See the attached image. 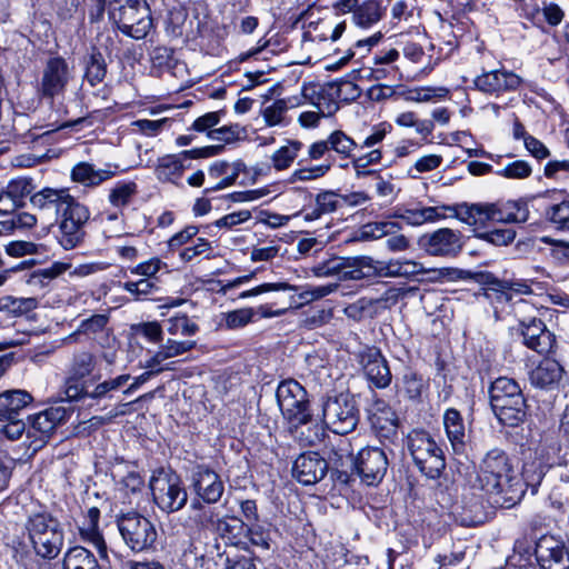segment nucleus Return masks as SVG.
Here are the masks:
<instances>
[{
    "label": "nucleus",
    "mask_w": 569,
    "mask_h": 569,
    "mask_svg": "<svg viewBox=\"0 0 569 569\" xmlns=\"http://www.w3.org/2000/svg\"><path fill=\"white\" fill-rule=\"evenodd\" d=\"M477 482L491 502L501 508H511L521 501L525 489L506 451L489 450L478 467Z\"/></svg>",
    "instance_id": "obj_1"
},
{
    "label": "nucleus",
    "mask_w": 569,
    "mask_h": 569,
    "mask_svg": "<svg viewBox=\"0 0 569 569\" xmlns=\"http://www.w3.org/2000/svg\"><path fill=\"white\" fill-rule=\"evenodd\" d=\"M490 407L498 421L507 427H518L527 418V401L515 379L499 377L489 387Z\"/></svg>",
    "instance_id": "obj_2"
},
{
    "label": "nucleus",
    "mask_w": 569,
    "mask_h": 569,
    "mask_svg": "<svg viewBox=\"0 0 569 569\" xmlns=\"http://www.w3.org/2000/svg\"><path fill=\"white\" fill-rule=\"evenodd\" d=\"M29 540L37 556L43 559H54L60 553L64 532L60 521L48 512L29 516L26 522Z\"/></svg>",
    "instance_id": "obj_3"
},
{
    "label": "nucleus",
    "mask_w": 569,
    "mask_h": 569,
    "mask_svg": "<svg viewBox=\"0 0 569 569\" xmlns=\"http://www.w3.org/2000/svg\"><path fill=\"white\" fill-rule=\"evenodd\" d=\"M109 18L126 36L140 40L152 28L151 11L146 0H111Z\"/></svg>",
    "instance_id": "obj_4"
},
{
    "label": "nucleus",
    "mask_w": 569,
    "mask_h": 569,
    "mask_svg": "<svg viewBox=\"0 0 569 569\" xmlns=\"http://www.w3.org/2000/svg\"><path fill=\"white\" fill-rule=\"evenodd\" d=\"M408 451L419 469L429 479H438L446 468L442 449L425 430H412L407 436Z\"/></svg>",
    "instance_id": "obj_5"
},
{
    "label": "nucleus",
    "mask_w": 569,
    "mask_h": 569,
    "mask_svg": "<svg viewBox=\"0 0 569 569\" xmlns=\"http://www.w3.org/2000/svg\"><path fill=\"white\" fill-rule=\"evenodd\" d=\"M510 307L519 321L525 346L538 353L549 352L552 348L553 335L541 319L531 315L536 311L533 306L525 299H518L511 302Z\"/></svg>",
    "instance_id": "obj_6"
},
{
    "label": "nucleus",
    "mask_w": 569,
    "mask_h": 569,
    "mask_svg": "<svg viewBox=\"0 0 569 569\" xmlns=\"http://www.w3.org/2000/svg\"><path fill=\"white\" fill-rule=\"evenodd\" d=\"M150 489L154 503L167 513L181 510L188 501L180 476L171 470H157L150 479Z\"/></svg>",
    "instance_id": "obj_7"
},
{
    "label": "nucleus",
    "mask_w": 569,
    "mask_h": 569,
    "mask_svg": "<svg viewBox=\"0 0 569 569\" xmlns=\"http://www.w3.org/2000/svg\"><path fill=\"white\" fill-rule=\"evenodd\" d=\"M322 418L326 426L337 435L353 431L359 422L356 400L349 393L328 397L322 402Z\"/></svg>",
    "instance_id": "obj_8"
},
{
    "label": "nucleus",
    "mask_w": 569,
    "mask_h": 569,
    "mask_svg": "<svg viewBox=\"0 0 569 569\" xmlns=\"http://www.w3.org/2000/svg\"><path fill=\"white\" fill-rule=\"evenodd\" d=\"M277 401L283 417L296 428L311 419L306 389L296 380L287 379L277 388Z\"/></svg>",
    "instance_id": "obj_9"
},
{
    "label": "nucleus",
    "mask_w": 569,
    "mask_h": 569,
    "mask_svg": "<svg viewBox=\"0 0 569 569\" xmlns=\"http://www.w3.org/2000/svg\"><path fill=\"white\" fill-rule=\"evenodd\" d=\"M117 526L124 543L134 552L152 548L157 540V530L144 516L130 511L117 519Z\"/></svg>",
    "instance_id": "obj_10"
},
{
    "label": "nucleus",
    "mask_w": 569,
    "mask_h": 569,
    "mask_svg": "<svg viewBox=\"0 0 569 569\" xmlns=\"http://www.w3.org/2000/svg\"><path fill=\"white\" fill-rule=\"evenodd\" d=\"M371 258L360 257H331L311 268L318 278L338 277L340 280H361L370 278Z\"/></svg>",
    "instance_id": "obj_11"
},
{
    "label": "nucleus",
    "mask_w": 569,
    "mask_h": 569,
    "mask_svg": "<svg viewBox=\"0 0 569 569\" xmlns=\"http://www.w3.org/2000/svg\"><path fill=\"white\" fill-rule=\"evenodd\" d=\"M388 452H392L388 447H366L356 456L353 469L368 486L380 482L385 477L389 465Z\"/></svg>",
    "instance_id": "obj_12"
},
{
    "label": "nucleus",
    "mask_w": 569,
    "mask_h": 569,
    "mask_svg": "<svg viewBox=\"0 0 569 569\" xmlns=\"http://www.w3.org/2000/svg\"><path fill=\"white\" fill-rule=\"evenodd\" d=\"M372 431L380 442L388 447L399 439L398 417L383 400H376L368 410Z\"/></svg>",
    "instance_id": "obj_13"
},
{
    "label": "nucleus",
    "mask_w": 569,
    "mask_h": 569,
    "mask_svg": "<svg viewBox=\"0 0 569 569\" xmlns=\"http://www.w3.org/2000/svg\"><path fill=\"white\" fill-rule=\"evenodd\" d=\"M190 486L194 496L207 505L217 503L224 492L220 475L206 465H198L192 469Z\"/></svg>",
    "instance_id": "obj_14"
},
{
    "label": "nucleus",
    "mask_w": 569,
    "mask_h": 569,
    "mask_svg": "<svg viewBox=\"0 0 569 569\" xmlns=\"http://www.w3.org/2000/svg\"><path fill=\"white\" fill-rule=\"evenodd\" d=\"M419 246L432 257H456L462 250V237L459 231L440 228L419 239Z\"/></svg>",
    "instance_id": "obj_15"
},
{
    "label": "nucleus",
    "mask_w": 569,
    "mask_h": 569,
    "mask_svg": "<svg viewBox=\"0 0 569 569\" xmlns=\"http://www.w3.org/2000/svg\"><path fill=\"white\" fill-rule=\"evenodd\" d=\"M360 94L361 89L352 80L341 79L329 82L319 92L316 107L323 114H333L339 109L338 101H355Z\"/></svg>",
    "instance_id": "obj_16"
},
{
    "label": "nucleus",
    "mask_w": 569,
    "mask_h": 569,
    "mask_svg": "<svg viewBox=\"0 0 569 569\" xmlns=\"http://www.w3.org/2000/svg\"><path fill=\"white\" fill-rule=\"evenodd\" d=\"M90 213L86 206L78 204L62 214L59 224L58 241L66 249L78 247L84 237L83 227L89 220Z\"/></svg>",
    "instance_id": "obj_17"
},
{
    "label": "nucleus",
    "mask_w": 569,
    "mask_h": 569,
    "mask_svg": "<svg viewBox=\"0 0 569 569\" xmlns=\"http://www.w3.org/2000/svg\"><path fill=\"white\" fill-rule=\"evenodd\" d=\"M33 208L54 219L80 204L67 189L43 188L30 198Z\"/></svg>",
    "instance_id": "obj_18"
},
{
    "label": "nucleus",
    "mask_w": 569,
    "mask_h": 569,
    "mask_svg": "<svg viewBox=\"0 0 569 569\" xmlns=\"http://www.w3.org/2000/svg\"><path fill=\"white\" fill-rule=\"evenodd\" d=\"M70 77L67 61L61 57H51L43 67L39 91L43 97L53 99L63 93Z\"/></svg>",
    "instance_id": "obj_19"
},
{
    "label": "nucleus",
    "mask_w": 569,
    "mask_h": 569,
    "mask_svg": "<svg viewBox=\"0 0 569 569\" xmlns=\"http://www.w3.org/2000/svg\"><path fill=\"white\" fill-rule=\"evenodd\" d=\"M68 418L69 411L62 406L47 408L29 417L28 436L36 437L41 447Z\"/></svg>",
    "instance_id": "obj_20"
},
{
    "label": "nucleus",
    "mask_w": 569,
    "mask_h": 569,
    "mask_svg": "<svg viewBox=\"0 0 569 569\" xmlns=\"http://www.w3.org/2000/svg\"><path fill=\"white\" fill-rule=\"evenodd\" d=\"M535 556L542 569H569V550L553 536H542L537 541Z\"/></svg>",
    "instance_id": "obj_21"
},
{
    "label": "nucleus",
    "mask_w": 569,
    "mask_h": 569,
    "mask_svg": "<svg viewBox=\"0 0 569 569\" xmlns=\"http://www.w3.org/2000/svg\"><path fill=\"white\" fill-rule=\"evenodd\" d=\"M329 462L318 452L301 453L293 462L292 475L303 486H310L325 478Z\"/></svg>",
    "instance_id": "obj_22"
},
{
    "label": "nucleus",
    "mask_w": 569,
    "mask_h": 569,
    "mask_svg": "<svg viewBox=\"0 0 569 569\" xmlns=\"http://www.w3.org/2000/svg\"><path fill=\"white\" fill-rule=\"evenodd\" d=\"M521 83L522 79L508 70L483 72L473 80V84L479 91L496 96L507 91H515Z\"/></svg>",
    "instance_id": "obj_23"
},
{
    "label": "nucleus",
    "mask_w": 569,
    "mask_h": 569,
    "mask_svg": "<svg viewBox=\"0 0 569 569\" xmlns=\"http://www.w3.org/2000/svg\"><path fill=\"white\" fill-rule=\"evenodd\" d=\"M371 271L370 278L372 277H405L416 278L423 276L429 272L440 273L437 269H426L420 262L411 260H391L389 262L376 261L371 258Z\"/></svg>",
    "instance_id": "obj_24"
},
{
    "label": "nucleus",
    "mask_w": 569,
    "mask_h": 569,
    "mask_svg": "<svg viewBox=\"0 0 569 569\" xmlns=\"http://www.w3.org/2000/svg\"><path fill=\"white\" fill-rule=\"evenodd\" d=\"M130 379L131 377L128 373L120 375L116 378L99 382L92 388V390H89L84 385L78 386L69 383L66 389V395L69 399L76 401L84 398L94 400L111 398V393L124 387Z\"/></svg>",
    "instance_id": "obj_25"
},
{
    "label": "nucleus",
    "mask_w": 569,
    "mask_h": 569,
    "mask_svg": "<svg viewBox=\"0 0 569 569\" xmlns=\"http://www.w3.org/2000/svg\"><path fill=\"white\" fill-rule=\"evenodd\" d=\"M363 371L367 379L379 389L387 388L392 379L388 362L378 349L363 357Z\"/></svg>",
    "instance_id": "obj_26"
},
{
    "label": "nucleus",
    "mask_w": 569,
    "mask_h": 569,
    "mask_svg": "<svg viewBox=\"0 0 569 569\" xmlns=\"http://www.w3.org/2000/svg\"><path fill=\"white\" fill-rule=\"evenodd\" d=\"M563 372L565 370L558 361L546 358L529 371L528 377L533 387L551 389L560 382Z\"/></svg>",
    "instance_id": "obj_27"
},
{
    "label": "nucleus",
    "mask_w": 569,
    "mask_h": 569,
    "mask_svg": "<svg viewBox=\"0 0 569 569\" xmlns=\"http://www.w3.org/2000/svg\"><path fill=\"white\" fill-rule=\"evenodd\" d=\"M488 227L492 223H523L529 219L526 204L508 202L501 207L487 203Z\"/></svg>",
    "instance_id": "obj_28"
},
{
    "label": "nucleus",
    "mask_w": 569,
    "mask_h": 569,
    "mask_svg": "<svg viewBox=\"0 0 569 569\" xmlns=\"http://www.w3.org/2000/svg\"><path fill=\"white\" fill-rule=\"evenodd\" d=\"M196 347V341L184 340L177 341L174 339H168L159 350L144 361L142 365L146 369H154L156 372H161L164 368L162 362L167 359L181 356Z\"/></svg>",
    "instance_id": "obj_29"
},
{
    "label": "nucleus",
    "mask_w": 569,
    "mask_h": 569,
    "mask_svg": "<svg viewBox=\"0 0 569 569\" xmlns=\"http://www.w3.org/2000/svg\"><path fill=\"white\" fill-rule=\"evenodd\" d=\"M447 216L456 217L463 223L475 227L479 232L481 229L488 228L487 204H458L449 206Z\"/></svg>",
    "instance_id": "obj_30"
},
{
    "label": "nucleus",
    "mask_w": 569,
    "mask_h": 569,
    "mask_svg": "<svg viewBox=\"0 0 569 569\" xmlns=\"http://www.w3.org/2000/svg\"><path fill=\"white\" fill-rule=\"evenodd\" d=\"M100 510L96 507L87 511L83 523L80 526V536L84 541L90 542L99 552L101 558H107V545L99 531Z\"/></svg>",
    "instance_id": "obj_31"
},
{
    "label": "nucleus",
    "mask_w": 569,
    "mask_h": 569,
    "mask_svg": "<svg viewBox=\"0 0 569 569\" xmlns=\"http://www.w3.org/2000/svg\"><path fill=\"white\" fill-rule=\"evenodd\" d=\"M32 396L24 390H9L0 395V420H14L20 411L32 402Z\"/></svg>",
    "instance_id": "obj_32"
},
{
    "label": "nucleus",
    "mask_w": 569,
    "mask_h": 569,
    "mask_svg": "<svg viewBox=\"0 0 569 569\" xmlns=\"http://www.w3.org/2000/svg\"><path fill=\"white\" fill-rule=\"evenodd\" d=\"M114 174L116 172L109 169H96L89 162H79L71 170L72 181L90 188L100 186Z\"/></svg>",
    "instance_id": "obj_33"
},
{
    "label": "nucleus",
    "mask_w": 569,
    "mask_h": 569,
    "mask_svg": "<svg viewBox=\"0 0 569 569\" xmlns=\"http://www.w3.org/2000/svg\"><path fill=\"white\" fill-rule=\"evenodd\" d=\"M449 206L416 207L405 209L400 219L410 226H421L427 222H436L447 217Z\"/></svg>",
    "instance_id": "obj_34"
},
{
    "label": "nucleus",
    "mask_w": 569,
    "mask_h": 569,
    "mask_svg": "<svg viewBox=\"0 0 569 569\" xmlns=\"http://www.w3.org/2000/svg\"><path fill=\"white\" fill-rule=\"evenodd\" d=\"M328 460L338 470L341 469L345 472L353 470L356 457H353L350 441L346 438H338L331 442Z\"/></svg>",
    "instance_id": "obj_35"
},
{
    "label": "nucleus",
    "mask_w": 569,
    "mask_h": 569,
    "mask_svg": "<svg viewBox=\"0 0 569 569\" xmlns=\"http://www.w3.org/2000/svg\"><path fill=\"white\" fill-rule=\"evenodd\" d=\"M97 365L96 356L88 350H79L74 352L68 366L69 381H78L89 377Z\"/></svg>",
    "instance_id": "obj_36"
},
{
    "label": "nucleus",
    "mask_w": 569,
    "mask_h": 569,
    "mask_svg": "<svg viewBox=\"0 0 569 569\" xmlns=\"http://www.w3.org/2000/svg\"><path fill=\"white\" fill-rule=\"evenodd\" d=\"M443 425L447 437L455 452H460L465 446V425L460 412L456 409H448L443 415Z\"/></svg>",
    "instance_id": "obj_37"
},
{
    "label": "nucleus",
    "mask_w": 569,
    "mask_h": 569,
    "mask_svg": "<svg viewBox=\"0 0 569 569\" xmlns=\"http://www.w3.org/2000/svg\"><path fill=\"white\" fill-rule=\"evenodd\" d=\"M385 8L378 0H365L352 16V21L357 27L368 29L378 23L385 16Z\"/></svg>",
    "instance_id": "obj_38"
},
{
    "label": "nucleus",
    "mask_w": 569,
    "mask_h": 569,
    "mask_svg": "<svg viewBox=\"0 0 569 569\" xmlns=\"http://www.w3.org/2000/svg\"><path fill=\"white\" fill-rule=\"evenodd\" d=\"M62 569H101L97 558L88 549L76 546L64 553Z\"/></svg>",
    "instance_id": "obj_39"
},
{
    "label": "nucleus",
    "mask_w": 569,
    "mask_h": 569,
    "mask_svg": "<svg viewBox=\"0 0 569 569\" xmlns=\"http://www.w3.org/2000/svg\"><path fill=\"white\" fill-rule=\"evenodd\" d=\"M183 170L184 166L180 156L167 154L158 160L154 172L160 181L177 183Z\"/></svg>",
    "instance_id": "obj_40"
},
{
    "label": "nucleus",
    "mask_w": 569,
    "mask_h": 569,
    "mask_svg": "<svg viewBox=\"0 0 569 569\" xmlns=\"http://www.w3.org/2000/svg\"><path fill=\"white\" fill-rule=\"evenodd\" d=\"M521 476L522 488L525 489L526 486L527 489L531 490V495H536L546 476V466L537 459L527 461L522 467Z\"/></svg>",
    "instance_id": "obj_41"
},
{
    "label": "nucleus",
    "mask_w": 569,
    "mask_h": 569,
    "mask_svg": "<svg viewBox=\"0 0 569 569\" xmlns=\"http://www.w3.org/2000/svg\"><path fill=\"white\" fill-rule=\"evenodd\" d=\"M300 103L297 97L276 100L263 109L262 116L269 127L281 124L286 112Z\"/></svg>",
    "instance_id": "obj_42"
},
{
    "label": "nucleus",
    "mask_w": 569,
    "mask_h": 569,
    "mask_svg": "<svg viewBox=\"0 0 569 569\" xmlns=\"http://www.w3.org/2000/svg\"><path fill=\"white\" fill-rule=\"evenodd\" d=\"M302 147V142L298 140H290L286 146L280 147L271 156L273 168L278 171L288 169L298 157Z\"/></svg>",
    "instance_id": "obj_43"
},
{
    "label": "nucleus",
    "mask_w": 569,
    "mask_h": 569,
    "mask_svg": "<svg viewBox=\"0 0 569 569\" xmlns=\"http://www.w3.org/2000/svg\"><path fill=\"white\" fill-rule=\"evenodd\" d=\"M545 218L557 230L569 232V198L550 204L545 211Z\"/></svg>",
    "instance_id": "obj_44"
},
{
    "label": "nucleus",
    "mask_w": 569,
    "mask_h": 569,
    "mask_svg": "<svg viewBox=\"0 0 569 569\" xmlns=\"http://www.w3.org/2000/svg\"><path fill=\"white\" fill-rule=\"evenodd\" d=\"M428 388V381L419 373L407 369L401 378V390L410 400L421 398L423 391Z\"/></svg>",
    "instance_id": "obj_45"
},
{
    "label": "nucleus",
    "mask_w": 569,
    "mask_h": 569,
    "mask_svg": "<svg viewBox=\"0 0 569 569\" xmlns=\"http://www.w3.org/2000/svg\"><path fill=\"white\" fill-rule=\"evenodd\" d=\"M106 73V60L100 51L93 49L86 62V79L93 87L102 82Z\"/></svg>",
    "instance_id": "obj_46"
},
{
    "label": "nucleus",
    "mask_w": 569,
    "mask_h": 569,
    "mask_svg": "<svg viewBox=\"0 0 569 569\" xmlns=\"http://www.w3.org/2000/svg\"><path fill=\"white\" fill-rule=\"evenodd\" d=\"M38 307L36 298H13L10 296L0 298V311H8L14 316H22Z\"/></svg>",
    "instance_id": "obj_47"
},
{
    "label": "nucleus",
    "mask_w": 569,
    "mask_h": 569,
    "mask_svg": "<svg viewBox=\"0 0 569 569\" xmlns=\"http://www.w3.org/2000/svg\"><path fill=\"white\" fill-rule=\"evenodd\" d=\"M137 191L138 187L133 181L118 182L109 192V202L114 208H123L129 204Z\"/></svg>",
    "instance_id": "obj_48"
},
{
    "label": "nucleus",
    "mask_w": 569,
    "mask_h": 569,
    "mask_svg": "<svg viewBox=\"0 0 569 569\" xmlns=\"http://www.w3.org/2000/svg\"><path fill=\"white\" fill-rule=\"evenodd\" d=\"M166 330L171 336L190 337L198 332L199 327L188 316L180 315L171 317L166 321Z\"/></svg>",
    "instance_id": "obj_49"
},
{
    "label": "nucleus",
    "mask_w": 569,
    "mask_h": 569,
    "mask_svg": "<svg viewBox=\"0 0 569 569\" xmlns=\"http://www.w3.org/2000/svg\"><path fill=\"white\" fill-rule=\"evenodd\" d=\"M109 322V316L106 313L93 315L90 318L82 320L78 329L71 333L67 339L76 341V337L80 333L97 335L102 332Z\"/></svg>",
    "instance_id": "obj_50"
},
{
    "label": "nucleus",
    "mask_w": 569,
    "mask_h": 569,
    "mask_svg": "<svg viewBox=\"0 0 569 569\" xmlns=\"http://www.w3.org/2000/svg\"><path fill=\"white\" fill-rule=\"evenodd\" d=\"M327 140L329 149L345 158L352 157V151L358 147L355 140L341 130L333 131Z\"/></svg>",
    "instance_id": "obj_51"
},
{
    "label": "nucleus",
    "mask_w": 569,
    "mask_h": 569,
    "mask_svg": "<svg viewBox=\"0 0 569 569\" xmlns=\"http://www.w3.org/2000/svg\"><path fill=\"white\" fill-rule=\"evenodd\" d=\"M476 237L495 246H508L515 240L516 231L512 228H493L479 231Z\"/></svg>",
    "instance_id": "obj_52"
},
{
    "label": "nucleus",
    "mask_w": 569,
    "mask_h": 569,
    "mask_svg": "<svg viewBox=\"0 0 569 569\" xmlns=\"http://www.w3.org/2000/svg\"><path fill=\"white\" fill-rule=\"evenodd\" d=\"M532 172L531 166L525 160H516L496 171L500 177L507 179H525Z\"/></svg>",
    "instance_id": "obj_53"
},
{
    "label": "nucleus",
    "mask_w": 569,
    "mask_h": 569,
    "mask_svg": "<svg viewBox=\"0 0 569 569\" xmlns=\"http://www.w3.org/2000/svg\"><path fill=\"white\" fill-rule=\"evenodd\" d=\"M64 269L62 264H53L50 268L34 271L30 274L28 283L40 288L47 287L54 278L61 274Z\"/></svg>",
    "instance_id": "obj_54"
},
{
    "label": "nucleus",
    "mask_w": 569,
    "mask_h": 569,
    "mask_svg": "<svg viewBox=\"0 0 569 569\" xmlns=\"http://www.w3.org/2000/svg\"><path fill=\"white\" fill-rule=\"evenodd\" d=\"M253 309L242 308L223 313V321L228 329H239L251 322Z\"/></svg>",
    "instance_id": "obj_55"
},
{
    "label": "nucleus",
    "mask_w": 569,
    "mask_h": 569,
    "mask_svg": "<svg viewBox=\"0 0 569 569\" xmlns=\"http://www.w3.org/2000/svg\"><path fill=\"white\" fill-rule=\"evenodd\" d=\"M330 170V164H319L309 168H300L295 170L289 182L293 183L297 181H311L323 177Z\"/></svg>",
    "instance_id": "obj_56"
},
{
    "label": "nucleus",
    "mask_w": 569,
    "mask_h": 569,
    "mask_svg": "<svg viewBox=\"0 0 569 569\" xmlns=\"http://www.w3.org/2000/svg\"><path fill=\"white\" fill-rule=\"evenodd\" d=\"M242 133H244L243 128H241L239 124H231L210 130L208 137L211 140L231 143L236 140H239Z\"/></svg>",
    "instance_id": "obj_57"
},
{
    "label": "nucleus",
    "mask_w": 569,
    "mask_h": 569,
    "mask_svg": "<svg viewBox=\"0 0 569 569\" xmlns=\"http://www.w3.org/2000/svg\"><path fill=\"white\" fill-rule=\"evenodd\" d=\"M211 251V243L204 238H198L196 244L182 249L179 257L183 262H190L202 254H204L206 258H210Z\"/></svg>",
    "instance_id": "obj_58"
},
{
    "label": "nucleus",
    "mask_w": 569,
    "mask_h": 569,
    "mask_svg": "<svg viewBox=\"0 0 569 569\" xmlns=\"http://www.w3.org/2000/svg\"><path fill=\"white\" fill-rule=\"evenodd\" d=\"M381 158L382 153L379 149H373L365 154L353 157L352 166L357 177L371 173V171H366V168L370 164L379 163Z\"/></svg>",
    "instance_id": "obj_59"
},
{
    "label": "nucleus",
    "mask_w": 569,
    "mask_h": 569,
    "mask_svg": "<svg viewBox=\"0 0 569 569\" xmlns=\"http://www.w3.org/2000/svg\"><path fill=\"white\" fill-rule=\"evenodd\" d=\"M120 287L133 296L136 299H141L150 295L157 286L150 279H140L138 281H126Z\"/></svg>",
    "instance_id": "obj_60"
},
{
    "label": "nucleus",
    "mask_w": 569,
    "mask_h": 569,
    "mask_svg": "<svg viewBox=\"0 0 569 569\" xmlns=\"http://www.w3.org/2000/svg\"><path fill=\"white\" fill-rule=\"evenodd\" d=\"M397 224L391 221H380L367 223L362 228V236L366 238L379 239L383 236L392 233Z\"/></svg>",
    "instance_id": "obj_61"
},
{
    "label": "nucleus",
    "mask_w": 569,
    "mask_h": 569,
    "mask_svg": "<svg viewBox=\"0 0 569 569\" xmlns=\"http://www.w3.org/2000/svg\"><path fill=\"white\" fill-rule=\"evenodd\" d=\"M338 289L337 283H329L323 286L309 287L303 290L299 297L303 302H311L318 299H321L330 293L335 292Z\"/></svg>",
    "instance_id": "obj_62"
},
{
    "label": "nucleus",
    "mask_w": 569,
    "mask_h": 569,
    "mask_svg": "<svg viewBox=\"0 0 569 569\" xmlns=\"http://www.w3.org/2000/svg\"><path fill=\"white\" fill-rule=\"evenodd\" d=\"M243 528V522L239 519L232 518L230 520L217 519L214 530L221 536L229 539L236 538V536Z\"/></svg>",
    "instance_id": "obj_63"
},
{
    "label": "nucleus",
    "mask_w": 569,
    "mask_h": 569,
    "mask_svg": "<svg viewBox=\"0 0 569 569\" xmlns=\"http://www.w3.org/2000/svg\"><path fill=\"white\" fill-rule=\"evenodd\" d=\"M198 232L199 228L197 226H187L181 231L174 233L168 240V248L172 251L181 248L183 244L189 242L193 237H196Z\"/></svg>",
    "instance_id": "obj_64"
}]
</instances>
